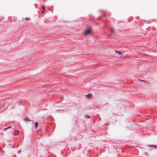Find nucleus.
Masks as SVG:
<instances>
[{"label": "nucleus", "instance_id": "0eeeda50", "mask_svg": "<svg viewBox=\"0 0 157 157\" xmlns=\"http://www.w3.org/2000/svg\"><path fill=\"white\" fill-rule=\"evenodd\" d=\"M11 128V126H9L7 128H5V129L6 130H7L9 128Z\"/></svg>", "mask_w": 157, "mask_h": 157}, {"label": "nucleus", "instance_id": "9d476101", "mask_svg": "<svg viewBox=\"0 0 157 157\" xmlns=\"http://www.w3.org/2000/svg\"><path fill=\"white\" fill-rule=\"evenodd\" d=\"M87 117H88V118H90V116H87Z\"/></svg>", "mask_w": 157, "mask_h": 157}, {"label": "nucleus", "instance_id": "39448f33", "mask_svg": "<svg viewBox=\"0 0 157 157\" xmlns=\"http://www.w3.org/2000/svg\"><path fill=\"white\" fill-rule=\"evenodd\" d=\"M110 33L112 34L114 32L113 29L112 28H110Z\"/></svg>", "mask_w": 157, "mask_h": 157}, {"label": "nucleus", "instance_id": "9b49d317", "mask_svg": "<svg viewBox=\"0 0 157 157\" xmlns=\"http://www.w3.org/2000/svg\"><path fill=\"white\" fill-rule=\"evenodd\" d=\"M27 119L28 120V121H31V120L28 119V118H27Z\"/></svg>", "mask_w": 157, "mask_h": 157}, {"label": "nucleus", "instance_id": "1a4fd4ad", "mask_svg": "<svg viewBox=\"0 0 157 157\" xmlns=\"http://www.w3.org/2000/svg\"><path fill=\"white\" fill-rule=\"evenodd\" d=\"M103 16H104V17H106V15H105V14H104L103 15Z\"/></svg>", "mask_w": 157, "mask_h": 157}, {"label": "nucleus", "instance_id": "20e7f679", "mask_svg": "<svg viewBox=\"0 0 157 157\" xmlns=\"http://www.w3.org/2000/svg\"><path fill=\"white\" fill-rule=\"evenodd\" d=\"M19 132L18 131H16L14 133V135H17L18 134Z\"/></svg>", "mask_w": 157, "mask_h": 157}, {"label": "nucleus", "instance_id": "f257e3e1", "mask_svg": "<svg viewBox=\"0 0 157 157\" xmlns=\"http://www.w3.org/2000/svg\"><path fill=\"white\" fill-rule=\"evenodd\" d=\"M91 31L90 29H88L86 30L85 33L84 34L85 35H88L91 33Z\"/></svg>", "mask_w": 157, "mask_h": 157}, {"label": "nucleus", "instance_id": "f8f14e48", "mask_svg": "<svg viewBox=\"0 0 157 157\" xmlns=\"http://www.w3.org/2000/svg\"><path fill=\"white\" fill-rule=\"evenodd\" d=\"M153 146V147H156V146Z\"/></svg>", "mask_w": 157, "mask_h": 157}, {"label": "nucleus", "instance_id": "423d86ee", "mask_svg": "<svg viewBox=\"0 0 157 157\" xmlns=\"http://www.w3.org/2000/svg\"><path fill=\"white\" fill-rule=\"evenodd\" d=\"M115 52H116V53H118V54H121V53L120 52L117 51H115Z\"/></svg>", "mask_w": 157, "mask_h": 157}, {"label": "nucleus", "instance_id": "7ed1b4c3", "mask_svg": "<svg viewBox=\"0 0 157 157\" xmlns=\"http://www.w3.org/2000/svg\"><path fill=\"white\" fill-rule=\"evenodd\" d=\"M38 125V123L37 122H36L35 123V127L36 129Z\"/></svg>", "mask_w": 157, "mask_h": 157}, {"label": "nucleus", "instance_id": "f03ea898", "mask_svg": "<svg viewBox=\"0 0 157 157\" xmlns=\"http://www.w3.org/2000/svg\"><path fill=\"white\" fill-rule=\"evenodd\" d=\"M86 96L87 98H90L92 97V95L91 94H88L86 95Z\"/></svg>", "mask_w": 157, "mask_h": 157}, {"label": "nucleus", "instance_id": "6e6552de", "mask_svg": "<svg viewBox=\"0 0 157 157\" xmlns=\"http://www.w3.org/2000/svg\"><path fill=\"white\" fill-rule=\"evenodd\" d=\"M42 8L43 10H44L45 9V8L44 6H42Z\"/></svg>", "mask_w": 157, "mask_h": 157}]
</instances>
